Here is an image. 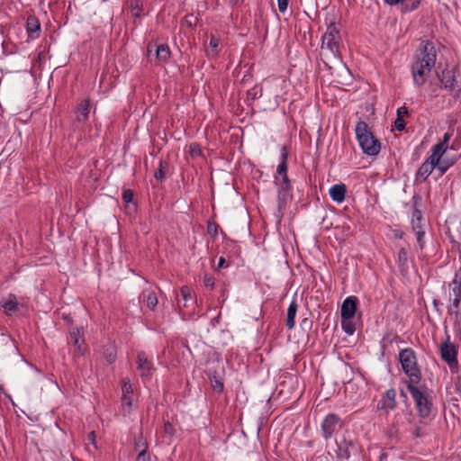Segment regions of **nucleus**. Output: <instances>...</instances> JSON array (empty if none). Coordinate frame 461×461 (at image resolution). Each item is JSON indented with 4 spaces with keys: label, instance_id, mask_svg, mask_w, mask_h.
Segmentation results:
<instances>
[{
    "label": "nucleus",
    "instance_id": "nucleus-1",
    "mask_svg": "<svg viewBox=\"0 0 461 461\" xmlns=\"http://www.w3.org/2000/svg\"><path fill=\"white\" fill-rule=\"evenodd\" d=\"M437 50L433 42L422 41L411 65V74L414 84L418 86L424 85L436 64Z\"/></svg>",
    "mask_w": 461,
    "mask_h": 461
},
{
    "label": "nucleus",
    "instance_id": "nucleus-2",
    "mask_svg": "<svg viewBox=\"0 0 461 461\" xmlns=\"http://www.w3.org/2000/svg\"><path fill=\"white\" fill-rule=\"evenodd\" d=\"M341 40L339 29L335 24H330L322 36L321 56L325 64L330 67L331 64L341 62L340 55Z\"/></svg>",
    "mask_w": 461,
    "mask_h": 461
},
{
    "label": "nucleus",
    "instance_id": "nucleus-3",
    "mask_svg": "<svg viewBox=\"0 0 461 461\" xmlns=\"http://www.w3.org/2000/svg\"><path fill=\"white\" fill-rule=\"evenodd\" d=\"M356 135L364 153L375 156L380 151V143L370 131L365 122H359L356 125Z\"/></svg>",
    "mask_w": 461,
    "mask_h": 461
},
{
    "label": "nucleus",
    "instance_id": "nucleus-4",
    "mask_svg": "<svg viewBox=\"0 0 461 461\" xmlns=\"http://www.w3.org/2000/svg\"><path fill=\"white\" fill-rule=\"evenodd\" d=\"M441 156L431 151V155L422 163L416 173L417 181H425L433 170L437 167L441 175H443L452 163H448L445 160L441 161Z\"/></svg>",
    "mask_w": 461,
    "mask_h": 461
},
{
    "label": "nucleus",
    "instance_id": "nucleus-5",
    "mask_svg": "<svg viewBox=\"0 0 461 461\" xmlns=\"http://www.w3.org/2000/svg\"><path fill=\"white\" fill-rule=\"evenodd\" d=\"M399 359L403 372L409 376L412 384L418 383L420 379V369L417 365V360L413 350L411 348H404L399 354Z\"/></svg>",
    "mask_w": 461,
    "mask_h": 461
},
{
    "label": "nucleus",
    "instance_id": "nucleus-6",
    "mask_svg": "<svg viewBox=\"0 0 461 461\" xmlns=\"http://www.w3.org/2000/svg\"><path fill=\"white\" fill-rule=\"evenodd\" d=\"M407 388L412 396L417 411L421 418L429 417L431 411V403L427 395H425L419 388L411 383H408Z\"/></svg>",
    "mask_w": 461,
    "mask_h": 461
},
{
    "label": "nucleus",
    "instance_id": "nucleus-7",
    "mask_svg": "<svg viewBox=\"0 0 461 461\" xmlns=\"http://www.w3.org/2000/svg\"><path fill=\"white\" fill-rule=\"evenodd\" d=\"M281 161L276 168V175L275 176V184L276 185H290V182L287 176V157L288 153L286 147L283 146L281 149Z\"/></svg>",
    "mask_w": 461,
    "mask_h": 461
},
{
    "label": "nucleus",
    "instance_id": "nucleus-8",
    "mask_svg": "<svg viewBox=\"0 0 461 461\" xmlns=\"http://www.w3.org/2000/svg\"><path fill=\"white\" fill-rule=\"evenodd\" d=\"M339 424V418L331 413L326 416L321 424L323 437L327 439L332 437Z\"/></svg>",
    "mask_w": 461,
    "mask_h": 461
},
{
    "label": "nucleus",
    "instance_id": "nucleus-9",
    "mask_svg": "<svg viewBox=\"0 0 461 461\" xmlns=\"http://www.w3.org/2000/svg\"><path fill=\"white\" fill-rule=\"evenodd\" d=\"M358 300L355 296H349L344 300L341 305V318L345 321L350 320L354 317Z\"/></svg>",
    "mask_w": 461,
    "mask_h": 461
},
{
    "label": "nucleus",
    "instance_id": "nucleus-10",
    "mask_svg": "<svg viewBox=\"0 0 461 461\" xmlns=\"http://www.w3.org/2000/svg\"><path fill=\"white\" fill-rule=\"evenodd\" d=\"M137 369L140 372V376L145 379L151 375L153 366L144 352H140L137 357Z\"/></svg>",
    "mask_w": 461,
    "mask_h": 461
},
{
    "label": "nucleus",
    "instance_id": "nucleus-11",
    "mask_svg": "<svg viewBox=\"0 0 461 461\" xmlns=\"http://www.w3.org/2000/svg\"><path fill=\"white\" fill-rule=\"evenodd\" d=\"M122 405L128 408V411L133 403V388L129 379H123L122 382Z\"/></svg>",
    "mask_w": 461,
    "mask_h": 461
},
{
    "label": "nucleus",
    "instance_id": "nucleus-12",
    "mask_svg": "<svg viewBox=\"0 0 461 461\" xmlns=\"http://www.w3.org/2000/svg\"><path fill=\"white\" fill-rule=\"evenodd\" d=\"M441 357L449 365L456 363V349L451 343L446 342L440 347Z\"/></svg>",
    "mask_w": 461,
    "mask_h": 461
},
{
    "label": "nucleus",
    "instance_id": "nucleus-13",
    "mask_svg": "<svg viewBox=\"0 0 461 461\" xmlns=\"http://www.w3.org/2000/svg\"><path fill=\"white\" fill-rule=\"evenodd\" d=\"M396 393L393 389H389L385 392L382 400L380 401L381 409L389 411L393 410L396 406Z\"/></svg>",
    "mask_w": 461,
    "mask_h": 461
},
{
    "label": "nucleus",
    "instance_id": "nucleus-14",
    "mask_svg": "<svg viewBox=\"0 0 461 461\" xmlns=\"http://www.w3.org/2000/svg\"><path fill=\"white\" fill-rule=\"evenodd\" d=\"M438 78L446 89H454L456 86V76L453 69L443 70L441 75H438Z\"/></svg>",
    "mask_w": 461,
    "mask_h": 461
},
{
    "label": "nucleus",
    "instance_id": "nucleus-15",
    "mask_svg": "<svg viewBox=\"0 0 461 461\" xmlns=\"http://www.w3.org/2000/svg\"><path fill=\"white\" fill-rule=\"evenodd\" d=\"M390 5H399L402 12H409L416 9L420 0H384Z\"/></svg>",
    "mask_w": 461,
    "mask_h": 461
},
{
    "label": "nucleus",
    "instance_id": "nucleus-16",
    "mask_svg": "<svg viewBox=\"0 0 461 461\" xmlns=\"http://www.w3.org/2000/svg\"><path fill=\"white\" fill-rule=\"evenodd\" d=\"M329 193L334 202L340 203L345 200L346 185L343 184L334 185L330 188Z\"/></svg>",
    "mask_w": 461,
    "mask_h": 461
},
{
    "label": "nucleus",
    "instance_id": "nucleus-17",
    "mask_svg": "<svg viewBox=\"0 0 461 461\" xmlns=\"http://www.w3.org/2000/svg\"><path fill=\"white\" fill-rule=\"evenodd\" d=\"M278 190V203L279 208L286 205L288 202L292 200V190L291 185H276Z\"/></svg>",
    "mask_w": 461,
    "mask_h": 461
},
{
    "label": "nucleus",
    "instance_id": "nucleus-18",
    "mask_svg": "<svg viewBox=\"0 0 461 461\" xmlns=\"http://www.w3.org/2000/svg\"><path fill=\"white\" fill-rule=\"evenodd\" d=\"M89 111V101L87 99L81 101L76 110V120L79 122H86L88 118Z\"/></svg>",
    "mask_w": 461,
    "mask_h": 461
},
{
    "label": "nucleus",
    "instance_id": "nucleus-19",
    "mask_svg": "<svg viewBox=\"0 0 461 461\" xmlns=\"http://www.w3.org/2000/svg\"><path fill=\"white\" fill-rule=\"evenodd\" d=\"M451 136H452L451 132H446L443 136V140L439 143L434 145L432 147L431 151L443 157V155L446 153V151L448 149V141H449Z\"/></svg>",
    "mask_w": 461,
    "mask_h": 461
},
{
    "label": "nucleus",
    "instance_id": "nucleus-20",
    "mask_svg": "<svg viewBox=\"0 0 461 461\" xmlns=\"http://www.w3.org/2000/svg\"><path fill=\"white\" fill-rule=\"evenodd\" d=\"M70 338L73 342V345L75 346L76 349L77 350L78 354H83L84 351V339L82 336V333L79 330H73L70 331Z\"/></svg>",
    "mask_w": 461,
    "mask_h": 461
},
{
    "label": "nucleus",
    "instance_id": "nucleus-21",
    "mask_svg": "<svg viewBox=\"0 0 461 461\" xmlns=\"http://www.w3.org/2000/svg\"><path fill=\"white\" fill-rule=\"evenodd\" d=\"M26 29H27L28 33L32 37H37L38 32H40V29H41V24H40L39 20L34 16L28 17L27 22H26Z\"/></svg>",
    "mask_w": 461,
    "mask_h": 461
},
{
    "label": "nucleus",
    "instance_id": "nucleus-22",
    "mask_svg": "<svg viewBox=\"0 0 461 461\" xmlns=\"http://www.w3.org/2000/svg\"><path fill=\"white\" fill-rule=\"evenodd\" d=\"M298 305L295 301H293L287 309L286 326L288 329H293L295 324V316Z\"/></svg>",
    "mask_w": 461,
    "mask_h": 461
},
{
    "label": "nucleus",
    "instance_id": "nucleus-23",
    "mask_svg": "<svg viewBox=\"0 0 461 461\" xmlns=\"http://www.w3.org/2000/svg\"><path fill=\"white\" fill-rule=\"evenodd\" d=\"M170 56V50L167 45L161 44L156 49V58L160 62H166Z\"/></svg>",
    "mask_w": 461,
    "mask_h": 461
},
{
    "label": "nucleus",
    "instance_id": "nucleus-24",
    "mask_svg": "<svg viewBox=\"0 0 461 461\" xmlns=\"http://www.w3.org/2000/svg\"><path fill=\"white\" fill-rule=\"evenodd\" d=\"M143 300L148 308L150 310H154L156 305L158 304V298L154 292L152 291H144L143 292Z\"/></svg>",
    "mask_w": 461,
    "mask_h": 461
},
{
    "label": "nucleus",
    "instance_id": "nucleus-25",
    "mask_svg": "<svg viewBox=\"0 0 461 461\" xmlns=\"http://www.w3.org/2000/svg\"><path fill=\"white\" fill-rule=\"evenodd\" d=\"M220 39L212 35L210 38L209 48L207 49V55L209 57H216L219 53Z\"/></svg>",
    "mask_w": 461,
    "mask_h": 461
},
{
    "label": "nucleus",
    "instance_id": "nucleus-26",
    "mask_svg": "<svg viewBox=\"0 0 461 461\" xmlns=\"http://www.w3.org/2000/svg\"><path fill=\"white\" fill-rule=\"evenodd\" d=\"M104 357L108 363H113L116 359V348L113 344H108L104 348Z\"/></svg>",
    "mask_w": 461,
    "mask_h": 461
},
{
    "label": "nucleus",
    "instance_id": "nucleus-27",
    "mask_svg": "<svg viewBox=\"0 0 461 461\" xmlns=\"http://www.w3.org/2000/svg\"><path fill=\"white\" fill-rule=\"evenodd\" d=\"M411 225L413 231H417V230H422L421 226V217L420 212H415L413 213V218L411 220Z\"/></svg>",
    "mask_w": 461,
    "mask_h": 461
},
{
    "label": "nucleus",
    "instance_id": "nucleus-28",
    "mask_svg": "<svg viewBox=\"0 0 461 461\" xmlns=\"http://www.w3.org/2000/svg\"><path fill=\"white\" fill-rule=\"evenodd\" d=\"M189 153L192 158L199 157L202 154L201 148L196 143H192L189 145Z\"/></svg>",
    "mask_w": 461,
    "mask_h": 461
},
{
    "label": "nucleus",
    "instance_id": "nucleus-29",
    "mask_svg": "<svg viewBox=\"0 0 461 461\" xmlns=\"http://www.w3.org/2000/svg\"><path fill=\"white\" fill-rule=\"evenodd\" d=\"M203 284L206 287L213 288L215 284V279L212 276L205 275L203 278Z\"/></svg>",
    "mask_w": 461,
    "mask_h": 461
},
{
    "label": "nucleus",
    "instance_id": "nucleus-30",
    "mask_svg": "<svg viewBox=\"0 0 461 461\" xmlns=\"http://www.w3.org/2000/svg\"><path fill=\"white\" fill-rule=\"evenodd\" d=\"M394 127L398 131H402L405 128V122L403 118L397 117L394 121Z\"/></svg>",
    "mask_w": 461,
    "mask_h": 461
},
{
    "label": "nucleus",
    "instance_id": "nucleus-31",
    "mask_svg": "<svg viewBox=\"0 0 461 461\" xmlns=\"http://www.w3.org/2000/svg\"><path fill=\"white\" fill-rule=\"evenodd\" d=\"M415 234H416V237H417V241L420 245V248L423 247L424 245V240H423V238H424V230H417V231H414Z\"/></svg>",
    "mask_w": 461,
    "mask_h": 461
},
{
    "label": "nucleus",
    "instance_id": "nucleus-32",
    "mask_svg": "<svg viewBox=\"0 0 461 461\" xmlns=\"http://www.w3.org/2000/svg\"><path fill=\"white\" fill-rule=\"evenodd\" d=\"M452 291L455 297H461V285L457 283L456 280L453 282Z\"/></svg>",
    "mask_w": 461,
    "mask_h": 461
},
{
    "label": "nucleus",
    "instance_id": "nucleus-33",
    "mask_svg": "<svg viewBox=\"0 0 461 461\" xmlns=\"http://www.w3.org/2000/svg\"><path fill=\"white\" fill-rule=\"evenodd\" d=\"M16 307H17L16 303L13 302V301H9L4 304V308H5V312H8L15 311Z\"/></svg>",
    "mask_w": 461,
    "mask_h": 461
},
{
    "label": "nucleus",
    "instance_id": "nucleus-34",
    "mask_svg": "<svg viewBox=\"0 0 461 461\" xmlns=\"http://www.w3.org/2000/svg\"><path fill=\"white\" fill-rule=\"evenodd\" d=\"M181 295H182V297H183L185 302H186L189 299H191V293H190L189 288L186 287V286H183L181 288Z\"/></svg>",
    "mask_w": 461,
    "mask_h": 461
},
{
    "label": "nucleus",
    "instance_id": "nucleus-35",
    "mask_svg": "<svg viewBox=\"0 0 461 461\" xmlns=\"http://www.w3.org/2000/svg\"><path fill=\"white\" fill-rule=\"evenodd\" d=\"M289 0H277L278 10L285 13L287 9Z\"/></svg>",
    "mask_w": 461,
    "mask_h": 461
},
{
    "label": "nucleus",
    "instance_id": "nucleus-36",
    "mask_svg": "<svg viewBox=\"0 0 461 461\" xmlns=\"http://www.w3.org/2000/svg\"><path fill=\"white\" fill-rule=\"evenodd\" d=\"M122 198L125 203H129L133 199V193L131 190H125L122 194Z\"/></svg>",
    "mask_w": 461,
    "mask_h": 461
},
{
    "label": "nucleus",
    "instance_id": "nucleus-37",
    "mask_svg": "<svg viewBox=\"0 0 461 461\" xmlns=\"http://www.w3.org/2000/svg\"><path fill=\"white\" fill-rule=\"evenodd\" d=\"M137 461H149V456H147L145 447L140 450Z\"/></svg>",
    "mask_w": 461,
    "mask_h": 461
},
{
    "label": "nucleus",
    "instance_id": "nucleus-38",
    "mask_svg": "<svg viewBox=\"0 0 461 461\" xmlns=\"http://www.w3.org/2000/svg\"><path fill=\"white\" fill-rule=\"evenodd\" d=\"M399 260L402 263L407 261V251L405 249L402 248L398 252Z\"/></svg>",
    "mask_w": 461,
    "mask_h": 461
},
{
    "label": "nucleus",
    "instance_id": "nucleus-39",
    "mask_svg": "<svg viewBox=\"0 0 461 461\" xmlns=\"http://www.w3.org/2000/svg\"><path fill=\"white\" fill-rule=\"evenodd\" d=\"M408 115V109L405 106H402L397 109V117L404 118Z\"/></svg>",
    "mask_w": 461,
    "mask_h": 461
},
{
    "label": "nucleus",
    "instance_id": "nucleus-40",
    "mask_svg": "<svg viewBox=\"0 0 461 461\" xmlns=\"http://www.w3.org/2000/svg\"><path fill=\"white\" fill-rule=\"evenodd\" d=\"M342 327L348 334H352L355 330L351 323H342Z\"/></svg>",
    "mask_w": 461,
    "mask_h": 461
},
{
    "label": "nucleus",
    "instance_id": "nucleus-41",
    "mask_svg": "<svg viewBox=\"0 0 461 461\" xmlns=\"http://www.w3.org/2000/svg\"><path fill=\"white\" fill-rule=\"evenodd\" d=\"M164 176H165V174H164L162 168H159L158 171H156L155 175H154L155 178L159 181H161L164 178Z\"/></svg>",
    "mask_w": 461,
    "mask_h": 461
},
{
    "label": "nucleus",
    "instance_id": "nucleus-42",
    "mask_svg": "<svg viewBox=\"0 0 461 461\" xmlns=\"http://www.w3.org/2000/svg\"><path fill=\"white\" fill-rule=\"evenodd\" d=\"M461 301V297H455L452 301V305L455 309H457Z\"/></svg>",
    "mask_w": 461,
    "mask_h": 461
},
{
    "label": "nucleus",
    "instance_id": "nucleus-43",
    "mask_svg": "<svg viewBox=\"0 0 461 461\" xmlns=\"http://www.w3.org/2000/svg\"><path fill=\"white\" fill-rule=\"evenodd\" d=\"M213 388H214V390H215V391H217V392H221V391H222V389H223V385H222V384H221V383H220V382L216 381V382H215V384L213 385Z\"/></svg>",
    "mask_w": 461,
    "mask_h": 461
},
{
    "label": "nucleus",
    "instance_id": "nucleus-44",
    "mask_svg": "<svg viewBox=\"0 0 461 461\" xmlns=\"http://www.w3.org/2000/svg\"><path fill=\"white\" fill-rule=\"evenodd\" d=\"M224 263H225V259H224V258L221 257V258H219V262H218V268H221V267H223Z\"/></svg>",
    "mask_w": 461,
    "mask_h": 461
},
{
    "label": "nucleus",
    "instance_id": "nucleus-45",
    "mask_svg": "<svg viewBox=\"0 0 461 461\" xmlns=\"http://www.w3.org/2000/svg\"><path fill=\"white\" fill-rule=\"evenodd\" d=\"M414 435H415L416 437H420V436H421V432H420V428H418V427H417V428H415V429H414Z\"/></svg>",
    "mask_w": 461,
    "mask_h": 461
},
{
    "label": "nucleus",
    "instance_id": "nucleus-46",
    "mask_svg": "<svg viewBox=\"0 0 461 461\" xmlns=\"http://www.w3.org/2000/svg\"><path fill=\"white\" fill-rule=\"evenodd\" d=\"M171 429V425L169 423L165 424V430L168 432Z\"/></svg>",
    "mask_w": 461,
    "mask_h": 461
},
{
    "label": "nucleus",
    "instance_id": "nucleus-47",
    "mask_svg": "<svg viewBox=\"0 0 461 461\" xmlns=\"http://www.w3.org/2000/svg\"><path fill=\"white\" fill-rule=\"evenodd\" d=\"M89 438L94 441L95 439V432L92 431L90 434H89Z\"/></svg>",
    "mask_w": 461,
    "mask_h": 461
},
{
    "label": "nucleus",
    "instance_id": "nucleus-48",
    "mask_svg": "<svg viewBox=\"0 0 461 461\" xmlns=\"http://www.w3.org/2000/svg\"><path fill=\"white\" fill-rule=\"evenodd\" d=\"M230 2L231 5H234L238 4L239 0H230Z\"/></svg>",
    "mask_w": 461,
    "mask_h": 461
},
{
    "label": "nucleus",
    "instance_id": "nucleus-49",
    "mask_svg": "<svg viewBox=\"0 0 461 461\" xmlns=\"http://www.w3.org/2000/svg\"><path fill=\"white\" fill-rule=\"evenodd\" d=\"M448 312H449V313H450V314H452V313H453V312H452V309H451V308H449V309H448Z\"/></svg>",
    "mask_w": 461,
    "mask_h": 461
}]
</instances>
